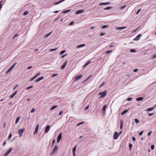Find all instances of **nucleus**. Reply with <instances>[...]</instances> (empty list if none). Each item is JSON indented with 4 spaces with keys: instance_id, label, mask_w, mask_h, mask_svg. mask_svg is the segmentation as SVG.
<instances>
[{
    "instance_id": "1",
    "label": "nucleus",
    "mask_w": 156,
    "mask_h": 156,
    "mask_svg": "<svg viewBox=\"0 0 156 156\" xmlns=\"http://www.w3.org/2000/svg\"><path fill=\"white\" fill-rule=\"evenodd\" d=\"M107 91L105 90L103 92H100L99 93V94L101 96L99 97V98H104L106 95Z\"/></svg>"
},
{
    "instance_id": "2",
    "label": "nucleus",
    "mask_w": 156,
    "mask_h": 156,
    "mask_svg": "<svg viewBox=\"0 0 156 156\" xmlns=\"http://www.w3.org/2000/svg\"><path fill=\"white\" fill-rule=\"evenodd\" d=\"M16 64V63H14L12 66L6 71V74H8L14 68V66Z\"/></svg>"
},
{
    "instance_id": "3",
    "label": "nucleus",
    "mask_w": 156,
    "mask_h": 156,
    "mask_svg": "<svg viewBox=\"0 0 156 156\" xmlns=\"http://www.w3.org/2000/svg\"><path fill=\"white\" fill-rule=\"evenodd\" d=\"M24 129H19L18 131V133L20 137H21L22 136V134L24 131Z\"/></svg>"
},
{
    "instance_id": "4",
    "label": "nucleus",
    "mask_w": 156,
    "mask_h": 156,
    "mask_svg": "<svg viewBox=\"0 0 156 156\" xmlns=\"http://www.w3.org/2000/svg\"><path fill=\"white\" fill-rule=\"evenodd\" d=\"M119 136V134L116 132H115L114 134L113 138L115 140H116Z\"/></svg>"
},
{
    "instance_id": "5",
    "label": "nucleus",
    "mask_w": 156,
    "mask_h": 156,
    "mask_svg": "<svg viewBox=\"0 0 156 156\" xmlns=\"http://www.w3.org/2000/svg\"><path fill=\"white\" fill-rule=\"evenodd\" d=\"M58 148V146H55L53 150H52V151L51 152V154H53L54 153L56 152L57 149Z\"/></svg>"
},
{
    "instance_id": "6",
    "label": "nucleus",
    "mask_w": 156,
    "mask_h": 156,
    "mask_svg": "<svg viewBox=\"0 0 156 156\" xmlns=\"http://www.w3.org/2000/svg\"><path fill=\"white\" fill-rule=\"evenodd\" d=\"M142 35L141 34L138 35L136 37L133 39V40L137 41L140 39V38L141 37Z\"/></svg>"
},
{
    "instance_id": "7",
    "label": "nucleus",
    "mask_w": 156,
    "mask_h": 156,
    "mask_svg": "<svg viewBox=\"0 0 156 156\" xmlns=\"http://www.w3.org/2000/svg\"><path fill=\"white\" fill-rule=\"evenodd\" d=\"M12 148H10L9 150H8L3 155V156H7L12 151Z\"/></svg>"
},
{
    "instance_id": "8",
    "label": "nucleus",
    "mask_w": 156,
    "mask_h": 156,
    "mask_svg": "<svg viewBox=\"0 0 156 156\" xmlns=\"http://www.w3.org/2000/svg\"><path fill=\"white\" fill-rule=\"evenodd\" d=\"M62 133H61L59 134L58 135V136L57 137V142L58 143H59L61 140V138H62Z\"/></svg>"
},
{
    "instance_id": "9",
    "label": "nucleus",
    "mask_w": 156,
    "mask_h": 156,
    "mask_svg": "<svg viewBox=\"0 0 156 156\" xmlns=\"http://www.w3.org/2000/svg\"><path fill=\"white\" fill-rule=\"evenodd\" d=\"M50 126L49 125H48L47 126L44 130V133H47L48 131H49L50 129Z\"/></svg>"
},
{
    "instance_id": "10",
    "label": "nucleus",
    "mask_w": 156,
    "mask_h": 156,
    "mask_svg": "<svg viewBox=\"0 0 156 156\" xmlns=\"http://www.w3.org/2000/svg\"><path fill=\"white\" fill-rule=\"evenodd\" d=\"M84 12V9H81L77 11L76 12V14H79L80 13H82L83 12Z\"/></svg>"
},
{
    "instance_id": "11",
    "label": "nucleus",
    "mask_w": 156,
    "mask_h": 156,
    "mask_svg": "<svg viewBox=\"0 0 156 156\" xmlns=\"http://www.w3.org/2000/svg\"><path fill=\"white\" fill-rule=\"evenodd\" d=\"M39 128V124H37V125L36 126V128L35 129V131L34 132V133L35 134H36V133H37V131H38Z\"/></svg>"
},
{
    "instance_id": "12",
    "label": "nucleus",
    "mask_w": 156,
    "mask_h": 156,
    "mask_svg": "<svg viewBox=\"0 0 156 156\" xmlns=\"http://www.w3.org/2000/svg\"><path fill=\"white\" fill-rule=\"evenodd\" d=\"M82 77V75H80L78 76H77L75 79V80H78L80 79Z\"/></svg>"
},
{
    "instance_id": "13",
    "label": "nucleus",
    "mask_w": 156,
    "mask_h": 156,
    "mask_svg": "<svg viewBox=\"0 0 156 156\" xmlns=\"http://www.w3.org/2000/svg\"><path fill=\"white\" fill-rule=\"evenodd\" d=\"M17 91H15L12 95H10L9 96V98L10 99L12 98L17 93Z\"/></svg>"
},
{
    "instance_id": "14",
    "label": "nucleus",
    "mask_w": 156,
    "mask_h": 156,
    "mask_svg": "<svg viewBox=\"0 0 156 156\" xmlns=\"http://www.w3.org/2000/svg\"><path fill=\"white\" fill-rule=\"evenodd\" d=\"M110 3V2L101 3L99 5H108Z\"/></svg>"
},
{
    "instance_id": "15",
    "label": "nucleus",
    "mask_w": 156,
    "mask_h": 156,
    "mask_svg": "<svg viewBox=\"0 0 156 156\" xmlns=\"http://www.w3.org/2000/svg\"><path fill=\"white\" fill-rule=\"evenodd\" d=\"M65 0H61L60 1H59V2H58L55 3L54 4V5H57L58 4L60 3H61L62 2H63L65 1Z\"/></svg>"
},
{
    "instance_id": "16",
    "label": "nucleus",
    "mask_w": 156,
    "mask_h": 156,
    "mask_svg": "<svg viewBox=\"0 0 156 156\" xmlns=\"http://www.w3.org/2000/svg\"><path fill=\"white\" fill-rule=\"evenodd\" d=\"M126 27H118L116 28V29L118 30H121L124 29Z\"/></svg>"
},
{
    "instance_id": "17",
    "label": "nucleus",
    "mask_w": 156,
    "mask_h": 156,
    "mask_svg": "<svg viewBox=\"0 0 156 156\" xmlns=\"http://www.w3.org/2000/svg\"><path fill=\"white\" fill-rule=\"evenodd\" d=\"M143 99V98L142 97H140L137 98L136 99V100L137 101H142Z\"/></svg>"
},
{
    "instance_id": "18",
    "label": "nucleus",
    "mask_w": 156,
    "mask_h": 156,
    "mask_svg": "<svg viewBox=\"0 0 156 156\" xmlns=\"http://www.w3.org/2000/svg\"><path fill=\"white\" fill-rule=\"evenodd\" d=\"M44 79V77L43 76H41L38 79H37V80H36V82H38L41 80L43 79Z\"/></svg>"
},
{
    "instance_id": "19",
    "label": "nucleus",
    "mask_w": 156,
    "mask_h": 156,
    "mask_svg": "<svg viewBox=\"0 0 156 156\" xmlns=\"http://www.w3.org/2000/svg\"><path fill=\"white\" fill-rule=\"evenodd\" d=\"M67 62V61H66L64 63V64L61 67L62 69H64L65 68V67L66 66V64Z\"/></svg>"
},
{
    "instance_id": "20",
    "label": "nucleus",
    "mask_w": 156,
    "mask_h": 156,
    "mask_svg": "<svg viewBox=\"0 0 156 156\" xmlns=\"http://www.w3.org/2000/svg\"><path fill=\"white\" fill-rule=\"evenodd\" d=\"M128 110H125L123 111L121 113L122 115H123L125 113L128 111Z\"/></svg>"
},
{
    "instance_id": "21",
    "label": "nucleus",
    "mask_w": 156,
    "mask_h": 156,
    "mask_svg": "<svg viewBox=\"0 0 156 156\" xmlns=\"http://www.w3.org/2000/svg\"><path fill=\"white\" fill-rule=\"evenodd\" d=\"M112 8V7L108 6V7H107L106 8H104V9L105 10H110V9H111Z\"/></svg>"
},
{
    "instance_id": "22",
    "label": "nucleus",
    "mask_w": 156,
    "mask_h": 156,
    "mask_svg": "<svg viewBox=\"0 0 156 156\" xmlns=\"http://www.w3.org/2000/svg\"><path fill=\"white\" fill-rule=\"evenodd\" d=\"M85 44H81L78 45L77 46V47L78 48H80L81 47H83L85 46Z\"/></svg>"
},
{
    "instance_id": "23",
    "label": "nucleus",
    "mask_w": 156,
    "mask_h": 156,
    "mask_svg": "<svg viewBox=\"0 0 156 156\" xmlns=\"http://www.w3.org/2000/svg\"><path fill=\"white\" fill-rule=\"evenodd\" d=\"M70 9H68L67 10H64L62 12V13H65L69 12V11H70Z\"/></svg>"
},
{
    "instance_id": "24",
    "label": "nucleus",
    "mask_w": 156,
    "mask_h": 156,
    "mask_svg": "<svg viewBox=\"0 0 156 156\" xmlns=\"http://www.w3.org/2000/svg\"><path fill=\"white\" fill-rule=\"evenodd\" d=\"M154 107H152L151 108H148L147 109V111H151L153 110L154 109Z\"/></svg>"
},
{
    "instance_id": "25",
    "label": "nucleus",
    "mask_w": 156,
    "mask_h": 156,
    "mask_svg": "<svg viewBox=\"0 0 156 156\" xmlns=\"http://www.w3.org/2000/svg\"><path fill=\"white\" fill-rule=\"evenodd\" d=\"M91 62L90 61H89L87 62L86 64H84V65L83 66V67H85L86 66H87L89 64H90Z\"/></svg>"
},
{
    "instance_id": "26",
    "label": "nucleus",
    "mask_w": 156,
    "mask_h": 156,
    "mask_svg": "<svg viewBox=\"0 0 156 156\" xmlns=\"http://www.w3.org/2000/svg\"><path fill=\"white\" fill-rule=\"evenodd\" d=\"M52 32V31H51V32H50L49 33L46 34L45 35V37H49L51 35V34Z\"/></svg>"
},
{
    "instance_id": "27",
    "label": "nucleus",
    "mask_w": 156,
    "mask_h": 156,
    "mask_svg": "<svg viewBox=\"0 0 156 156\" xmlns=\"http://www.w3.org/2000/svg\"><path fill=\"white\" fill-rule=\"evenodd\" d=\"M57 105H54L51 108V110H53L54 109L56 108H57Z\"/></svg>"
},
{
    "instance_id": "28",
    "label": "nucleus",
    "mask_w": 156,
    "mask_h": 156,
    "mask_svg": "<svg viewBox=\"0 0 156 156\" xmlns=\"http://www.w3.org/2000/svg\"><path fill=\"white\" fill-rule=\"evenodd\" d=\"M106 108V105H105L103 106L102 109V110L104 112H105Z\"/></svg>"
},
{
    "instance_id": "29",
    "label": "nucleus",
    "mask_w": 156,
    "mask_h": 156,
    "mask_svg": "<svg viewBox=\"0 0 156 156\" xmlns=\"http://www.w3.org/2000/svg\"><path fill=\"white\" fill-rule=\"evenodd\" d=\"M37 76L36 74L33 77H32L30 80L31 81H32L34 79L37 77Z\"/></svg>"
},
{
    "instance_id": "30",
    "label": "nucleus",
    "mask_w": 156,
    "mask_h": 156,
    "mask_svg": "<svg viewBox=\"0 0 156 156\" xmlns=\"http://www.w3.org/2000/svg\"><path fill=\"white\" fill-rule=\"evenodd\" d=\"M123 128V124L122 122V120H121L120 121V128L122 129Z\"/></svg>"
},
{
    "instance_id": "31",
    "label": "nucleus",
    "mask_w": 156,
    "mask_h": 156,
    "mask_svg": "<svg viewBox=\"0 0 156 156\" xmlns=\"http://www.w3.org/2000/svg\"><path fill=\"white\" fill-rule=\"evenodd\" d=\"M76 145L73 148V153H75L76 150Z\"/></svg>"
},
{
    "instance_id": "32",
    "label": "nucleus",
    "mask_w": 156,
    "mask_h": 156,
    "mask_svg": "<svg viewBox=\"0 0 156 156\" xmlns=\"http://www.w3.org/2000/svg\"><path fill=\"white\" fill-rule=\"evenodd\" d=\"M29 13V12L27 11H26L23 13V15L24 16H25L28 14Z\"/></svg>"
},
{
    "instance_id": "33",
    "label": "nucleus",
    "mask_w": 156,
    "mask_h": 156,
    "mask_svg": "<svg viewBox=\"0 0 156 156\" xmlns=\"http://www.w3.org/2000/svg\"><path fill=\"white\" fill-rule=\"evenodd\" d=\"M20 119V117H19L16 119V122H15V123L16 124L18 123V122H19V120Z\"/></svg>"
},
{
    "instance_id": "34",
    "label": "nucleus",
    "mask_w": 156,
    "mask_h": 156,
    "mask_svg": "<svg viewBox=\"0 0 156 156\" xmlns=\"http://www.w3.org/2000/svg\"><path fill=\"white\" fill-rule=\"evenodd\" d=\"M126 5H125L124 6H122L119 7V9H122L125 8L126 7Z\"/></svg>"
},
{
    "instance_id": "35",
    "label": "nucleus",
    "mask_w": 156,
    "mask_h": 156,
    "mask_svg": "<svg viewBox=\"0 0 156 156\" xmlns=\"http://www.w3.org/2000/svg\"><path fill=\"white\" fill-rule=\"evenodd\" d=\"M108 25H103L102 27V28H103V29H105V28H108Z\"/></svg>"
},
{
    "instance_id": "36",
    "label": "nucleus",
    "mask_w": 156,
    "mask_h": 156,
    "mask_svg": "<svg viewBox=\"0 0 156 156\" xmlns=\"http://www.w3.org/2000/svg\"><path fill=\"white\" fill-rule=\"evenodd\" d=\"M66 51V50H62V51H61V52H60V54L61 55H62L64 53H65Z\"/></svg>"
},
{
    "instance_id": "37",
    "label": "nucleus",
    "mask_w": 156,
    "mask_h": 156,
    "mask_svg": "<svg viewBox=\"0 0 156 156\" xmlns=\"http://www.w3.org/2000/svg\"><path fill=\"white\" fill-rule=\"evenodd\" d=\"M130 51L131 52H135L136 51L135 49H132L130 50Z\"/></svg>"
},
{
    "instance_id": "38",
    "label": "nucleus",
    "mask_w": 156,
    "mask_h": 156,
    "mask_svg": "<svg viewBox=\"0 0 156 156\" xmlns=\"http://www.w3.org/2000/svg\"><path fill=\"white\" fill-rule=\"evenodd\" d=\"M135 122L136 123H138L139 122V120L137 119H135Z\"/></svg>"
},
{
    "instance_id": "39",
    "label": "nucleus",
    "mask_w": 156,
    "mask_h": 156,
    "mask_svg": "<svg viewBox=\"0 0 156 156\" xmlns=\"http://www.w3.org/2000/svg\"><path fill=\"white\" fill-rule=\"evenodd\" d=\"M2 0H1L0 2V9H1L2 7Z\"/></svg>"
},
{
    "instance_id": "40",
    "label": "nucleus",
    "mask_w": 156,
    "mask_h": 156,
    "mask_svg": "<svg viewBox=\"0 0 156 156\" xmlns=\"http://www.w3.org/2000/svg\"><path fill=\"white\" fill-rule=\"evenodd\" d=\"M57 49V48H55V49H52L50 50V51H54Z\"/></svg>"
},
{
    "instance_id": "41",
    "label": "nucleus",
    "mask_w": 156,
    "mask_h": 156,
    "mask_svg": "<svg viewBox=\"0 0 156 156\" xmlns=\"http://www.w3.org/2000/svg\"><path fill=\"white\" fill-rule=\"evenodd\" d=\"M140 10L141 9H138L136 12V14H138L140 12Z\"/></svg>"
},
{
    "instance_id": "42",
    "label": "nucleus",
    "mask_w": 156,
    "mask_h": 156,
    "mask_svg": "<svg viewBox=\"0 0 156 156\" xmlns=\"http://www.w3.org/2000/svg\"><path fill=\"white\" fill-rule=\"evenodd\" d=\"M35 111V109H34V108H33L31 109V113H33Z\"/></svg>"
},
{
    "instance_id": "43",
    "label": "nucleus",
    "mask_w": 156,
    "mask_h": 156,
    "mask_svg": "<svg viewBox=\"0 0 156 156\" xmlns=\"http://www.w3.org/2000/svg\"><path fill=\"white\" fill-rule=\"evenodd\" d=\"M74 22L73 21H72L69 24V25L71 26V25H72L73 24H74Z\"/></svg>"
},
{
    "instance_id": "44",
    "label": "nucleus",
    "mask_w": 156,
    "mask_h": 156,
    "mask_svg": "<svg viewBox=\"0 0 156 156\" xmlns=\"http://www.w3.org/2000/svg\"><path fill=\"white\" fill-rule=\"evenodd\" d=\"M132 98H128L127 99V100L128 101H131L132 100Z\"/></svg>"
},
{
    "instance_id": "45",
    "label": "nucleus",
    "mask_w": 156,
    "mask_h": 156,
    "mask_svg": "<svg viewBox=\"0 0 156 156\" xmlns=\"http://www.w3.org/2000/svg\"><path fill=\"white\" fill-rule=\"evenodd\" d=\"M151 149L153 150L154 148V145H151Z\"/></svg>"
},
{
    "instance_id": "46",
    "label": "nucleus",
    "mask_w": 156,
    "mask_h": 156,
    "mask_svg": "<svg viewBox=\"0 0 156 156\" xmlns=\"http://www.w3.org/2000/svg\"><path fill=\"white\" fill-rule=\"evenodd\" d=\"M105 84V82H103L102 83V84L99 87V88L101 87L103 85Z\"/></svg>"
},
{
    "instance_id": "47",
    "label": "nucleus",
    "mask_w": 156,
    "mask_h": 156,
    "mask_svg": "<svg viewBox=\"0 0 156 156\" xmlns=\"http://www.w3.org/2000/svg\"><path fill=\"white\" fill-rule=\"evenodd\" d=\"M132 140L133 142H134L135 140V138L133 136L132 138Z\"/></svg>"
},
{
    "instance_id": "48",
    "label": "nucleus",
    "mask_w": 156,
    "mask_h": 156,
    "mask_svg": "<svg viewBox=\"0 0 156 156\" xmlns=\"http://www.w3.org/2000/svg\"><path fill=\"white\" fill-rule=\"evenodd\" d=\"M12 136V134L11 133H10L9 136L8 138L9 139L11 138Z\"/></svg>"
},
{
    "instance_id": "49",
    "label": "nucleus",
    "mask_w": 156,
    "mask_h": 156,
    "mask_svg": "<svg viewBox=\"0 0 156 156\" xmlns=\"http://www.w3.org/2000/svg\"><path fill=\"white\" fill-rule=\"evenodd\" d=\"M112 51V50H109V51H107L106 52V54H108L110 52H111Z\"/></svg>"
},
{
    "instance_id": "50",
    "label": "nucleus",
    "mask_w": 156,
    "mask_h": 156,
    "mask_svg": "<svg viewBox=\"0 0 156 156\" xmlns=\"http://www.w3.org/2000/svg\"><path fill=\"white\" fill-rule=\"evenodd\" d=\"M18 35L17 34H16L14 36L12 37L13 38H14L16 36H18Z\"/></svg>"
},
{
    "instance_id": "51",
    "label": "nucleus",
    "mask_w": 156,
    "mask_h": 156,
    "mask_svg": "<svg viewBox=\"0 0 156 156\" xmlns=\"http://www.w3.org/2000/svg\"><path fill=\"white\" fill-rule=\"evenodd\" d=\"M83 123H84V122H80V123H79V124H77V126H79V125H81V124H83Z\"/></svg>"
},
{
    "instance_id": "52",
    "label": "nucleus",
    "mask_w": 156,
    "mask_h": 156,
    "mask_svg": "<svg viewBox=\"0 0 156 156\" xmlns=\"http://www.w3.org/2000/svg\"><path fill=\"white\" fill-rule=\"evenodd\" d=\"M129 147L130 148H131L132 147V145L131 144H129Z\"/></svg>"
},
{
    "instance_id": "53",
    "label": "nucleus",
    "mask_w": 156,
    "mask_h": 156,
    "mask_svg": "<svg viewBox=\"0 0 156 156\" xmlns=\"http://www.w3.org/2000/svg\"><path fill=\"white\" fill-rule=\"evenodd\" d=\"M63 113V112H62V111H61L59 113V115H61L62 114V113Z\"/></svg>"
},
{
    "instance_id": "54",
    "label": "nucleus",
    "mask_w": 156,
    "mask_h": 156,
    "mask_svg": "<svg viewBox=\"0 0 156 156\" xmlns=\"http://www.w3.org/2000/svg\"><path fill=\"white\" fill-rule=\"evenodd\" d=\"M33 87V86H30L29 87H28L27 88V90H29V89H30L32 87Z\"/></svg>"
},
{
    "instance_id": "55",
    "label": "nucleus",
    "mask_w": 156,
    "mask_h": 156,
    "mask_svg": "<svg viewBox=\"0 0 156 156\" xmlns=\"http://www.w3.org/2000/svg\"><path fill=\"white\" fill-rule=\"evenodd\" d=\"M152 133V131H151L149 132L148 134V136H150L151 135V133Z\"/></svg>"
},
{
    "instance_id": "56",
    "label": "nucleus",
    "mask_w": 156,
    "mask_h": 156,
    "mask_svg": "<svg viewBox=\"0 0 156 156\" xmlns=\"http://www.w3.org/2000/svg\"><path fill=\"white\" fill-rule=\"evenodd\" d=\"M105 34V33H100V35L101 36H102L104 35Z\"/></svg>"
},
{
    "instance_id": "57",
    "label": "nucleus",
    "mask_w": 156,
    "mask_h": 156,
    "mask_svg": "<svg viewBox=\"0 0 156 156\" xmlns=\"http://www.w3.org/2000/svg\"><path fill=\"white\" fill-rule=\"evenodd\" d=\"M55 140L54 139L53 140L52 142V144L53 145L55 143Z\"/></svg>"
},
{
    "instance_id": "58",
    "label": "nucleus",
    "mask_w": 156,
    "mask_h": 156,
    "mask_svg": "<svg viewBox=\"0 0 156 156\" xmlns=\"http://www.w3.org/2000/svg\"><path fill=\"white\" fill-rule=\"evenodd\" d=\"M143 131H142L141 132H140L139 133V135H141L142 134V133H143Z\"/></svg>"
},
{
    "instance_id": "59",
    "label": "nucleus",
    "mask_w": 156,
    "mask_h": 156,
    "mask_svg": "<svg viewBox=\"0 0 156 156\" xmlns=\"http://www.w3.org/2000/svg\"><path fill=\"white\" fill-rule=\"evenodd\" d=\"M18 85H16L14 87H13V90H15L16 88V87L18 86Z\"/></svg>"
},
{
    "instance_id": "60",
    "label": "nucleus",
    "mask_w": 156,
    "mask_h": 156,
    "mask_svg": "<svg viewBox=\"0 0 156 156\" xmlns=\"http://www.w3.org/2000/svg\"><path fill=\"white\" fill-rule=\"evenodd\" d=\"M154 113H150L148 114V115L149 116H151L154 114Z\"/></svg>"
},
{
    "instance_id": "61",
    "label": "nucleus",
    "mask_w": 156,
    "mask_h": 156,
    "mask_svg": "<svg viewBox=\"0 0 156 156\" xmlns=\"http://www.w3.org/2000/svg\"><path fill=\"white\" fill-rule=\"evenodd\" d=\"M57 75H58L57 74H54L52 75V76L53 77H54L55 76H56Z\"/></svg>"
},
{
    "instance_id": "62",
    "label": "nucleus",
    "mask_w": 156,
    "mask_h": 156,
    "mask_svg": "<svg viewBox=\"0 0 156 156\" xmlns=\"http://www.w3.org/2000/svg\"><path fill=\"white\" fill-rule=\"evenodd\" d=\"M89 107V105H88L85 109V110H87L88 108Z\"/></svg>"
},
{
    "instance_id": "63",
    "label": "nucleus",
    "mask_w": 156,
    "mask_h": 156,
    "mask_svg": "<svg viewBox=\"0 0 156 156\" xmlns=\"http://www.w3.org/2000/svg\"><path fill=\"white\" fill-rule=\"evenodd\" d=\"M32 68V66H30L27 68V69H31Z\"/></svg>"
},
{
    "instance_id": "64",
    "label": "nucleus",
    "mask_w": 156,
    "mask_h": 156,
    "mask_svg": "<svg viewBox=\"0 0 156 156\" xmlns=\"http://www.w3.org/2000/svg\"><path fill=\"white\" fill-rule=\"evenodd\" d=\"M138 70V69H135L133 70V72H136Z\"/></svg>"
}]
</instances>
